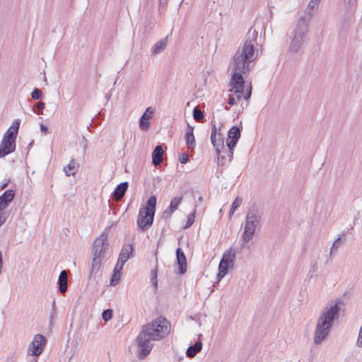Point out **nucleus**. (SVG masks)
I'll return each instance as SVG.
<instances>
[{
	"mask_svg": "<svg viewBox=\"0 0 362 362\" xmlns=\"http://www.w3.org/2000/svg\"><path fill=\"white\" fill-rule=\"evenodd\" d=\"M317 269H318L317 261L312 260L311 263H310V269L308 272V276H310V278H312L315 275V274L317 271Z\"/></svg>",
	"mask_w": 362,
	"mask_h": 362,
	"instance_id": "34",
	"label": "nucleus"
},
{
	"mask_svg": "<svg viewBox=\"0 0 362 362\" xmlns=\"http://www.w3.org/2000/svg\"><path fill=\"white\" fill-rule=\"evenodd\" d=\"M42 92L40 89L38 88H35L31 93V98L33 100H39L42 98Z\"/></svg>",
	"mask_w": 362,
	"mask_h": 362,
	"instance_id": "39",
	"label": "nucleus"
},
{
	"mask_svg": "<svg viewBox=\"0 0 362 362\" xmlns=\"http://www.w3.org/2000/svg\"><path fill=\"white\" fill-rule=\"evenodd\" d=\"M195 209L192 212L190 213L188 216H187V222L185 223V225L184 226V228H188L189 227H191L192 226V224L194 223V218H195Z\"/></svg>",
	"mask_w": 362,
	"mask_h": 362,
	"instance_id": "33",
	"label": "nucleus"
},
{
	"mask_svg": "<svg viewBox=\"0 0 362 362\" xmlns=\"http://www.w3.org/2000/svg\"><path fill=\"white\" fill-rule=\"evenodd\" d=\"M343 302L340 299L331 301L317 318L314 332V343L320 344L329 335L334 322L338 320Z\"/></svg>",
	"mask_w": 362,
	"mask_h": 362,
	"instance_id": "3",
	"label": "nucleus"
},
{
	"mask_svg": "<svg viewBox=\"0 0 362 362\" xmlns=\"http://www.w3.org/2000/svg\"><path fill=\"white\" fill-rule=\"evenodd\" d=\"M6 221V218L4 216L0 215V226H1Z\"/></svg>",
	"mask_w": 362,
	"mask_h": 362,
	"instance_id": "52",
	"label": "nucleus"
},
{
	"mask_svg": "<svg viewBox=\"0 0 362 362\" xmlns=\"http://www.w3.org/2000/svg\"><path fill=\"white\" fill-rule=\"evenodd\" d=\"M242 198L237 197L235 200L233 201L230 211H229V216L231 217L233 214L235 213V211L238 209V208L242 204Z\"/></svg>",
	"mask_w": 362,
	"mask_h": 362,
	"instance_id": "27",
	"label": "nucleus"
},
{
	"mask_svg": "<svg viewBox=\"0 0 362 362\" xmlns=\"http://www.w3.org/2000/svg\"><path fill=\"white\" fill-rule=\"evenodd\" d=\"M112 317V310L110 309H106L103 310L102 313V318L105 321H108Z\"/></svg>",
	"mask_w": 362,
	"mask_h": 362,
	"instance_id": "37",
	"label": "nucleus"
},
{
	"mask_svg": "<svg viewBox=\"0 0 362 362\" xmlns=\"http://www.w3.org/2000/svg\"><path fill=\"white\" fill-rule=\"evenodd\" d=\"M258 32L250 28L245 35V40L242 47H239L233 55L231 66L233 74L230 79L229 86L231 88L229 90L236 95V98L239 101L242 99L244 90V78L243 74L250 71L251 63L255 61L257 57V51L255 45L257 44Z\"/></svg>",
	"mask_w": 362,
	"mask_h": 362,
	"instance_id": "1",
	"label": "nucleus"
},
{
	"mask_svg": "<svg viewBox=\"0 0 362 362\" xmlns=\"http://www.w3.org/2000/svg\"><path fill=\"white\" fill-rule=\"evenodd\" d=\"M156 197L151 196L146 202V206L140 208L136 224L141 230L145 231L152 226L156 213Z\"/></svg>",
	"mask_w": 362,
	"mask_h": 362,
	"instance_id": "4",
	"label": "nucleus"
},
{
	"mask_svg": "<svg viewBox=\"0 0 362 362\" xmlns=\"http://www.w3.org/2000/svg\"><path fill=\"white\" fill-rule=\"evenodd\" d=\"M170 331V322L162 316L143 325L136 338L139 358L144 359L150 354L153 346L151 341H158L165 338Z\"/></svg>",
	"mask_w": 362,
	"mask_h": 362,
	"instance_id": "2",
	"label": "nucleus"
},
{
	"mask_svg": "<svg viewBox=\"0 0 362 362\" xmlns=\"http://www.w3.org/2000/svg\"><path fill=\"white\" fill-rule=\"evenodd\" d=\"M179 160L182 164L187 163V161L189 160L188 154L185 152L182 153L181 155L180 156Z\"/></svg>",
	"mask_w": 362,
	"mask_h": 362,
	"instance_id": "43",
	"label": "nucleus"
},
{
	"mask_svg": "<svg viewBox=\"0 0 362 362\" xmlns=\"http://www.w3.org/2000/svg\"><path fill=\"white\" fill-rule=\"evenodd\" d=\"M57 318V311H56V305L55 302L53 301L52 310L50 311L49 315V325L52 326L53 325V321Z\"/></svg>",
	"mask_w": 362,
	"mask_h": 362,
	"instance_id": "36",
	"label": "nucleus"
},
{
	"mask_svg": "<svg viewBox=\"0 0 362 362\" xmlns=\"http://www.w3.org/2000/svg\"><path fill=\"white\" fill-rule=\"evenodd\" d=\"M46 338L40 334L35 335L33 341L30 344L27 356H38L42 352V350L46 344Z\"/></svg>",
	"mask_w": 362,
	"mask_h": 362,
	"instance_id": "6",
	"label": "nucleus"
},
{
	"mask_svg": "<svg viewBox=\"0 0 362 362\" xmlns=\"http://www.w3.org/2000/svg\"><path fill=\"white\" fill-rule=\"evenodd\" d=\"M261 219L262 216L257 206L252 205L250 206L247 211L245 222L260 223Z\"/></svg>",
	"mask_w": 362,
	"mask_h": 362,
	"instance_id": "13",
	"label": "nucleus"
},
{
	"mask_svg": "<svg viewBox=\"0 0 362 362\" xmlns=\"http://www.w3.org/2000/svg\"><path fill=\"white\" fill-rule=\"evenodd\" d=\"M349 9H352L357 5V0H345Z\"/></svg>",
	"mask_w": 362,
	"mask_h": 362,
	"instance_id": "46",
	"label": "nucleus"
},
{
	"mask_svg": "<svg viewBox=\"0 0 362 362\" xmlns=\"http://www.w3.org/2000/svg\"><path fill=\"white\" fill-rule=\"evenodd\" d=\"M5 156L0 151V158L4 157Z\"/></svg>",
	"mask_w": 362,
	"mask_h": 362,
	"instance_id": "54",
	"label": "nucleus"
},
{
	"mask_svg": "<svg viewBox=\"0 0 362 362\" xmlns=\"http://www.w3.org/2000/svg\"><path fill=\"white\" fill-rule=\"evenodd\" d=\"M211 142L216 150V153H218V150H224V141L221 133H217L216 127L212 125L211 132Z\"/></svg>",
	"mask_w": 362,
	"mask_h": 362,
	"instance_id": "10",
	"label": "nucleus"
},
{
	"mask_svg": "<svg viewBox=\"0 0 362 362\" xmlns=\"http://www.w3.org/2000/svg\"><path fill=\"white\" fill-rule=\"evenodd\" d=\"M44 108H45V103L42 102H38L37 103L35 109H33V111L35 113H36L37 115H41V114H42V112Z\"/></svg>",
	"mask_w": 362,
	"mask_h": 362,
	"instance_id": "41",
	"label": "nucleus"
},
{
	"mask_svg": "<svg viewBox=\"0 0 362 362\" xmlns=\"http://www.w3.org/2000/svg\"><path fill=\"white\" fill-rule=\"evenodd\" d=\"M344 243L343 240H341V238L339 236L338 237L333 243L331 249H330V256H332V253L336 252L337 250L341 246L342 243Z\"/></svg>",
	"mask_w": 362,
	"mask_h": 362,
	"instance_id": "30",
	"label": "nucleus"
},
{
	"mask_svg": "<svg viewBox=\"0 0 362 362\" xmlns=\"http://www.w3.org/2000/svg\"><path fill=\"white\" fill-rule=\"evenodd\" d=\"M234 259L235 252H232L231 250L224 252L218 265V277L222 278L227 274L230 265L233 263Z\"/></svg>",
	"mask_w": 362,
	"mask_h": 362,
	"instance_id": "9",
	"label": "nucleus"
},
{
	"mask_svg": "<svg viewBox=\"0 0 362 362\" xmlns=\"http://www.w3.org/2000/svg\"><path fill=\"white\" fill-rule=\"evenodd\" d=\"M20 124L21 119H16L3 136L0 143V151L5 156L11 153L16 149V139Z\"/></svg>",
	"mask_w": 362,
	"mask_h": 362,
	"instance_id": "5",
	"label": "nucleus"
},
{
	"mask_svg": "<svg viewBox=\"0 0 362 362\" xmlns=\"http://www.w3.org/2000/svg\"><path fill=\"white\" fill-rule=\"evenodd\" d=\"M67 272L65 270H62L60 272L58 279L59 290L61 293H64L67 290Z\"/></svg>",
	"mask_w": 362,
	"mask_h": 362,
	"instance_id": "20",
	"label": "nucleus"
},
{
	"mask_svg": "<svg viewBox=\"0 0 362 362\" xmlns=\"http://www.w3.org/2000/svg\"><path fill=\"white\" fill-rule=\"evenodd\" d=\"M168 44V37H165L158 41L152 47L151 54L153 55L158 54L163 52Z\"/></svg>",
	"mask_w": 362,
	"mask_h": 362,
	"instance_id": "25",
	"label": "nucleus"
},
{
	"mask_svg": "<svg viewBox=\"0 0 362 362\" xmlns=\"http://www.w3.org/2000/svg\"><path fill=\"white\" fill-rule=\"evenodd\" d=\"M8 202H7L4 199L0 197V211L4 210L7 207Z\"/></svg>",
	"mask_w": 362,
	"mask_h": 362,
	"instance_id": "47",
	"label": "nucleus"
},
{
	"mask_svg": "<svg viewBox=\"0 0 362 362\" xmlns=\"http://www.w3.org/2000/svg\"><path fill=\"white\" fill-rule=\"evenodd\" d=\"M223 153H226V155H227L228 163H230L231 160H233V150H229L228 148V149L225 148L223 150Z\"/></svg>",
	"mask_w": 362,
	"mask_h": 362,
	"instance_id": "44",
	"label": "nucleus"
},
{
	"mask_svg": "<svg viewBox=\"0 0 362 362\" xmlns=\"http://www.w3.org/2000/svg\"><path fill=\"white\" fill-rule=\"evenodd\" d=\"M240 128L237 126L232 127L228 134V137L239 140L240 137Z\"/></svg>",
	"mask_w": 362,
	"mask_h": 362,
	"instance_id": "26",
	"label": "nucleus"
},
{
	"mask_svg": "<svg viewBox=\"0 0 362 362\" xmlns=\"http://www.w3.org/2000/svg\"><path fill=\"white\" fill-rule=\"evenodd\" d=\"M251 94H252V86L250 85L248 90L247 91L246 94L244 95V98L245 100H248L250 98Z\"/></svg>",
	"mask_w": 362,
	"mask_h": 362,
	"instance_id": "48",
	"label": "nucleus"
},
{
	"mask_svg": "<svg viewBox=\"0 0 362 362\" xmlns=\"http://www.w3.org/2000/svg\"><path fill=\"white\" fill-rule=\"evenodd\" d=\"M193 117L197 122H202L204 117V113L197 107L193 109Z\"/></svg>",
	"mask_w": 362,
	"mask_h": 362,
	"instance_id": "31",
	"label": "nucleus"
},
{
	"mask_svg": "<svg viewBox=\"0 0 362 362\" xmlns=\"http://www.w3.org/2000/svg\"><path fill=\"white\" fill-rule=\"evenodd\" d=\"M164 151L160 145H157L152 153V163L155 166L160 165L163 160Z\"/></svg>",
	"mask_w": 362,
	"mask_h": 362,
	"instance_id": "17",
	"label": "nucleus"
},
{
	"mask_svg": "<svg viewBox=\"0 0 362 362\" xmlns=\"http://www.w3.org/2000/svg\"><path fill=\"white\" fill-rule=\"evenodd\" d=\"M40 130L42 132H43L44 134H46L48 132V128L46 126H45L44 124H40Z\"/></svg>",
	"mask_w": 362,
	"mask_h": 362,
	"instance_id": "50",
	"label": "nucleus"
},
{
	"mask_svg": "<svg viewBox=\"0 0 362 362\" xmlns=\"http://www.w3.org/2000/svg\"><path fill=\"white\" fill-rule=\"evenodd\" d=\"M186 145L189 148H194L195 146V138L193 133V127L188 124L187 130L185 136Z\"/></svg>",
	"mask_w": 362,
	"mask_h": 362,
	"instance_id": "21",
	"label": "nucleus"
},
{
	"mask_svg": "<svg viewBox=\"0 0 362 362\" xmlns=\"http://www.w3.org/2000/svg\"><path fill=\"white\" fill-rule=\"evenodd\" d=\"M120 276V273L113 272L112 277L110 279V285L113 286H117L119 283Z\"/></svg>",
	"mask_w": 362,
	"mask_h": 362,
	"instance_id": "35",
	"label": "nucleus"
},
{
	"mask_svg": "<svg viewBox=\"0 0 362 362\" xmlns=\"http://www.w3.org/2000/svg\"><path fill=\"white\" fill-rule=\"evenodd\" d=\"M321 0H310L307 6L305 12L308 14V19L310 20L314 13L318 10Z\"/></svg>",
	"mask_w": 362,
	"mask_h": 362,
	"instance_id": "22",
	"label": "nucleus"
},
{
	"mask_svg": "<svg viewBox=\"0 0 362 362\" xmlns=\"http://www.w3.org/2000/svg\"><path fill=\"white\" fill-rule=\"evenodd\" d=\"M109 243L107 242V236L106 235H101L97 238L92 245V255L93 257L104 258L105 252L108 249Z\"/></svg>",
	"mask_w": 362,
	"mask_h": 362,
	"instance_id": "8",
	"label": "nucleus"
},
{
	"mask_svg": "<svg viewBox=\"0 0 362 362\" xmlns=\"http://www.w3.org/2000/svg\"><path fill=\"white\" fill-rule=\"evenodd\" d=\"M103 259L100 257H93L91 267L88 274V278L91 279L98 272L100 271L102 267Z\"/></svg>",
	"mask_w": 362,
	"mask_h": 362,
	"instance_id": "19",
	"label": "nucleus"
},
{
	"mask_svg": "<svg viewBox=\"0 0 362 362\" xmlns=\"http://www.w3.org/2000/svg\"><path fill=\"white\" fill-rule=\"evenodd\" d=\"M154 110L151 107H147L139 119V127L143 131L149 129L151 119L153 116Z\"/></svg>",
	"mask_w": 362,
	"mask_h": 362,
	"instance_id": "11",
	"label": "nucleus"
},
{
	"mask_svg": "<svg viewBox=\"0 0 362 362\" xmlns=\"http://www.w3.org/2000/svg\"><path fill=\"white\" fill-rule=\"evenodd\" d=\"M151 282L154 286L155 288H157L158 281H157V269L151 271Z\"/></svg>",
	"mask_w": 362,
	"mask_h": 362,
	"instance_id": "40",
	"label": "nucleus"
},
{
	"mask_svg": "<svg viewBox=\"0 0 362 362\" xmlns=\"http://www.w3.org/2000/svg\"><path fill=\"white\" fill-rule=\"evenodd\" d=\"M7 185H8V182H5V183H4L3 185H1L0 186V189H1V190L4 189L5 187H6V186H7Z\"/></svg>",
	"mask_w": 362,
	"mask_h": 362,
	"instance_id": "53",
	"label": "nucleus"
},
{
	"mask_svg": "<svg viewBox=\"0 0 362 362\" xmlns=\"http://www.w3.org/2000/svg\"><path fill=\"white\" fill-rule=\"evenodd\" d=\"M182 200V197H173L170 201V206H168L170 210H173V211L177 210V209L179 204L181 203Z\"/></svg>",
	"mask_w": 362,
	"mask_h": 362,
	"instance_id": "29",
	"label": "nucleus"
},
{
	"mask_svg": "<svg viewBox=\"0 0 362 362\" xmlns=\"http://www.w3.org/2000/svg\"><path fill=\"white\" fill-rule=\"evenodd\" d=\"M78 164L74 159H71L69 163L64 167L63 170L66 176H74L78 172Z\"/></svg>",
	"mask_w": 362,
	"mask_h": 362,
	"instance_id": "23",
	"label": "nucleus"
},
{
	"mask_svg": "<svg viewBox=\"0 0 362 362\" xmlns=\"http://www.w3.org/2000/svg\"><path fill=\"white\" fill-rule=\"evenodd\" d=\"M14 194H15V192L13 190L8 189V190L5 191L3 193V194L0 197H2V199H4L7 202L9 203L13 199Z\"/></svg>",
	"mask_w": 362,
	"mask_h": 362,
	"instance_id": "32",
	"label": "nucleus"
},
{
	"mask_svg": "<svg viewBox=\"0 0 362 362\" xmlns=\"http://www.w3.org/2000/svg\"><path fill=\"white\" fill-rule=\"evenodd\" d=\"M238 141V140H237V139L228 137V139L226 140V145L228 146V148L229 150H233V148L236 146Z\"/></svg>",
	"mask_w": 362,
	"mask_h": 362,
	"instance_id": "38",
	"label": "nucleus"
},
{
	"mask_svg": "<svg viewBox=\"0 0 362 362\" xmlns=\"http://www.w3.org/2000/svg\"><path fill=\"white\" fill-rule=\"evenodd\" d=\"M227 103L230 105H233L234 104L236 103L235 98L231 95H230L229 98L228 99Z\"/></svg>",
	"mask_w": 362,
	"mask_h": 362,
	"instance_id": "49",
	"label": "nucleus"
},
{
	"mask_svg": "<svg viewBox=\"0 0 362 362\" xmlns=\"http://www.w3.org/2000/svg\"><path fill=\"white\" fill-rule=\"evenodd\" d=\"M305 40L291 37V42L289 44L288 52L291 54H297L305 43Z\"/></svg>",
	"mask_w": 362,
	"mask_h": 362,
	"instance_id": "15",
	"label": "nucleus"
},
{
	"mask_svg": "<svg viewBox=\"0 0 362 362\" xmlns=\"http://www.w3.org/2000/svg\"><path fill=\"white\" fill-rule=\"evenodd\" d=\"M202 349L201 341H196L193 345L189 346L186 351V356L189 358H194Z\"/></svg>",
	"mask_w": 362,
	"mask_h": 362,
	"instance_id": "24",
	"label": "nucleus"
},
{
	"mask_svg": "<svg viewBox=\"0 0 362 362\" xmlns=\"http://www.w3.org/2000/svg\"><path fill=\"white\" fill-rule=\"evenodd\" d=\"M174 211L173 210H170V209L168 207L162 214V218L167 220L170 218Z\"/></svg>",
	"mask_w": 362,
	"mask_h": 362,
	"instance_id": "42",
	"label": "nucleus"
},
{
	"mask_svg": "<svg viewBox=\"0 0 362 362\" xmlns=\"http://www.w3.org/2000/svg\"><path fill=\"white\" fill-rule=\"evenodd\" d=\"M124 264H122V262H119V260H118L115 268H114L113 272H117V273L121 274V272L123 269Z\"/></svg>",
	"mask_w": 362,
	"mask_h": 362,
	"instance_id": "45",
	"label": "nucleus"
},
{
	"mask_svg": "<svg viewBox=\"0 0 362 362\" xmlns=\"http://www.w3.org/2000/svg\"><path fill=\"white\" fill-rule=\"evenodd\" d=\"M259 223H253L245 222L244 231L242 235V240L243 243L250 241L255 234V230Z\"/></svg>",
	"mask_w": 362,
	"mask_h": 362,
	"instance_id": "12",
	"label": "nucleus"
},
{
	"mask_svg": "<svg viewBox=\"0 0 362 362\" xmlns=\"http://www.w3.org/2000/svg\"><path fill=\"white\" fill-rule=\"evenodd\" d=\"M168 0H159V6H165L167 4Z\"/></svg>",
	"mask_w": 362,
	"mask_h": 362,
	"instance_id": "51",
	"label": "nucleus"
},
{
	"mask_svg": "<svg viewBox=\"0 0 362 362\" xmlns=\"http://www.w3.org/2000/svg\"><path fill=\"white\" fill-rule=\"evenodd\" d=\"M134 248L130 244L124 245L119 255V262L124 264L132 257Z\"/></svg>",
	"mask_w": 362,
	"mask_h": 362,
	"instance_id": "16",
	"label": "nucleus"
},
{
	"mask_svg": "<svg viewBox=\"0 0 362 362\" xmlns=\"http://www.w3.org/2000/svg\"><path fill=\"white\" fill-rule=\"evenodd\" d=\"M176 261L179 269L178 273L184 274L187 271V260L185 253L180 247L176 250Z\"/></svg>",
	"mask_w": 362,
	"mask_h": 362,
	"instance_id": "14",
	"label": "nucleus"
},
{
	"mask_svg": "<svg viewBox=\"0 0 362 362\" xmlns=\"http://www.w3.org/2000/svg\"><path fill=\"white\" fill-rule=\"evenodd\" d=\"M128 182H123L119 183L116 188L115 189L112 194L115 196V198L117 200H120L123 198V197L125 194V192H127L128 189Z\"/></svg>",
	"mask_w": 362,
	"mask_h": 362,
	"instance_id": "18",
	"label": "nucleus"
},
{
	"mask_svg": "<svg viewBox=\"0 0 362 362\" xmlns=\"http://www.w3.org/2000/svg\"><path fill=\"white\" fill-rule=\"evenodd\" d=\"M199 201H202V197H200L199 198Z\"/></svg>",
	"mask_w": 362,
	"mask_h": 362,
	"instance_id": "56",
	"label": "nucleus"
},
{
	"mask_svg": "<svg viewBox=\"0 0 362 362\" xmlns=\"http://www.w3.org/2000/svg\"><path fill=\"white\" fill-rule=\"evenodd\" d=\"M310 21L305 16H300L296 22L291 37L306 40Z\"/></svg>",
	"mask_w": 362,
	"mask_h": 362,
	"instance_id": "7",
	"label": "nucleus"
},
{
	"mask_svg": "<svg viewBox=\"0 0 362 362\" xmlns=\"http://www.w3.org/2000/svg\"><path fill=\"white\" fill-rule=\"evenodd\" d=\"M6 362H13L11 359H7Z\"/></svg>",
	"mask_w": 362,
	"mask_h": 362,
	"instance_id": "55",
	"label": "nucleus"
},
{
	"mask_svg": "<svg viewBox=\"0 0 362 362\" xmlns=\"http://www.w3.org/2000/svg\"><path fill=\"white\" fill-rule=\"evenodd\" d=\"M223 153H224L223 150H218V153H216L218 166H223L228 163L227 158Z\"/></svg>",
	"mask_w": 362,
	"mask_h": 362,
	"instance_id": "28",
	"label": "nucleus"
}]
</instances>
